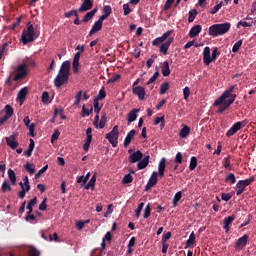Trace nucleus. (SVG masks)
<instances>
[{
	"label": "nucleus",
	"instance_id": "nucleus-56",
	"mask_svg": "<svg viewBox=\"0 0 256 256\" xmlns=\"http://www.w3.org/2000/svg\"><path fill=\"white\" fill-rule=\"evenodd\" d=\"M159 77V71H156L153 76L148 80L146 85H151V83H155L157 81V78Z\"/></svg>",
	"mask_w": 256,
	"mask_h": 256
},
{
	"label": "nucleus",
	"instance_id": "nucleus-16",
	"mask_svg": "<svg viewBox=\"0 0 256 256\" xmlns=\"http://www.w3.org/2000/svg\"><path fill=\"white\" fill-rule=\"evenodd\" d=\"M79 59H81V52H77L72 62L73 73L77 75L79 73Z\"/></svg>",
	"mask_w": 256,
	"mask_h": 256
},
{
	"label": "nucleus",
	"instance_id": "nucleus-50",
	"mask_svg": "<svg viewBox=\"0 0 256 256\" xmlns=\"http://www.w3.org/2000/svg\"><path fill=\"white\" fill-rule=\"evenodd\" d=\"M241 45H243V40L236 42L232 47V53H237L241 49Z\"/></svg>",
	"mask_w": 256,
	"mask_h": 256
},
{
	"label": "nucleus",
	"instance_id": "nucleus-8",
	"mask_svg": "<svg viewBox=\"0 0 256 256\" xmlns=\"http://www.w3.org/2000/svg\"><path fill=\"white\" fill-rule=\"evenodd\" d=\"M235 85L231 86L228 90L224 91L222 95L215 100L214 107H219V105H223L225 99H229L231 97V93L235 91Z\"/></svg>",
	"mask_w": 256,
	"mask_h": 256
},
{
	"label": "nucleus",
	"instance_id": "nucleus-46",
	"mask_svg": "<svg viewBox=\"0 0 256 256\" xmlns=\"http://www.w3.org/2000/svg\"><path fill=\"white\" fill-rule=\"evenodd\" d=\"M149 217H151V205L150 204H148L144 208V213H143V218L144 219H149Z\"/></svg>",
	"mask_w": 256,
	"mask_h": 256
},
{
	"label": "nucleus",
	"instance_id": "nucleus-37",
	"mask_svg": "<svg viewBox=\"0 0 256 256\" xmlns=\"http://www.w3.org/2000/svg\"><path fill=\"white\" fill-rule=\"evenodd\" d=\"M14 110L13 107H11V105L7 104L5 106V114L4 116L8 117L11 119V117L13 116Z\"/></svg>",
	"mask_w": 256,
	"mask_h": 256
},
{
	"label": "nucleus",
	"instance_id": "nucleus-9",
	"mask_svg": "<svg viewBox=\"0 0 256 256\" xmlns=\"http://www.w3.org/2000/svg\"><path fill=\"white\" fill-rule=\"evenodd\" d=\"M230 97L231 99L224 100L222 104L218 105L217 113H224V111H227V109H229V107H231V105L235 103V99L237 98V95L230 94Z\"/></svg>",
	"mask_w": 256,
	"mask_h": 256
},
{
	"label": "nucleus",
	"instance_id": "nucleus-49",
	"mask_svg": "<svg viewBox=\"0 0 256 256\" xmlns=\"http://www.w3.org/2000/svg\"><path fill=\"white\" fill-rule=\"evenodd\" d=\"M91 141H93V138H86L83 145V150L87 153L89 151V147H91Z\"/></svg>",
	"mask_w": 256,
	"mask_h": 256
},
{
	"label": "nucleus",
	"instance_id": "nucleus-63",
	"mask_svg": "<svg viewBox=\"0 0 256 256\" xmlns=\"http://www.w3.org/2000/svg\"><path fill=\"white\" fill-rule=\"evenodd\" d=\"M123 11H124V16L127 17L129 13H131V8L129 7V4H124L123 5Z\"/></svg>",
	"mask_w": 256,
	"mask_h": 256
},
{
	"label": "nucleus",
	"instance_id": "nucleus-55",
	"mask_svg": "<svg viewBox=\"0 0 256 256\" xmlns=\"http://www.w3.org/2000/svg\"><path fill=\"white\" fill-rule=\"evenodd\" d=\"M105 97H107V92H105L104 89H101L99 91L98 96L96 98H94V99H97V101H101L102 99H105Z\"/></svg>",
	"mask_w": 256,
	"mask_h": 256
},
{
	"label": "nucleus",
	"instance_id": "nucleus-32",
	"mask_svg": "<svg viewBox=\"0 0 256 256\" xmlns=\"http://www.w3.org/2000/svg\"><path fill=\"white\" fill-rule=\"evenodd\" d=\"M97 182V174H94L89 182L84 186L85 189H93L95 187V183Z\"/></svg>",
	"mask_w": 256,
	"mask_h": 256
},
{
	"label": "nucleus",
	"instance_id": "nucleus-13",
	"mask_svg": "<svg viewBox=\"0 0 256 256\" xmlns=\"http://www.w3.org/2000/svg\"><path fill=\"white\" fill-rule=\"evenodd\" d=\"M143 159V152L141 150H137L129 155L128 161L129 163H139Z\"/></svg>",
	"mask_w": 256,
	"mask_h": 256
},
{
	"label": "nucleus",
	"instance_id": "nucleus-22",
	"mask_svg": "<svg viewBox=\"0 0 256 256\" xmlns=\"http://www.w3.org/2000/svg\"><path fill=\"white\" fill-rule=\"evenodd\" d=\"M235 221V215L225 217L223 220V229H225L226 233H229V225H231Z\"/></svg>",
	"mask_w": 256,
	"mask_h": 256
},
{
	"label": "nucleus",
	"instance_id": "nucleus-42",
	"mask_svg": "<svg viewBox=\"0 0 256 256\" xmlns=\"http://www.w3.org/2000/svg\"><path fill=\"white\" fill-rule=\"evenodd\" d=\"M24 169H26V171L30 173V175H33L35 173V165L29 162L26 163V165L24 166Z\"/></svg>",
	"mask_w": 256,
	"mask_h": 256
},
{
	"label": "nucleus",
	"instance_id": "nucleus-51",
	"mask_svg": "<svg viewBox=\"0 0 256 256\" xmlns=\"http://www.w3.org/2000/svg\"><path fill=\"white\" fill-rule=\"evenodd\" d=\"M93 106H94V113L99 115V113L101 112V106H99V100L94 99Z\"/></svg>",
	"mask_w": 256,
	"mask_h": 256
},
{
	"label": "nucleus",
	"instance_id": "nucleus-7",
	"mask_svg": "<svg viewBox=\"0 0 256 256\" xmlns=\"http://www.w3.org/2000/svg\"><path fill=\"white\" fill-rule=\"evenodd\" d=\"M25 77H27V64L23 63L16 68V74L13 79L14 81H21Z\"/></svg>",
	"mask_w": 256,
	"mask_h": 256
},
{
	"label": "nucleus",
	"instance_id": "nucleus-28",
	"mask_svg": "<svg viewBox=\"0 0 256 256\" xmlns=\"http://www.w3.org/2000/svg\"><path fill=\"white\" fill-rule=\"evenodd\" d=\"M158 175L159 177H163V175H165V158H162L159 162Z\"/></svg>",
	"mask_w": 256,
	"mask_h": 256
},
{
	"label": "nucleus",
	"instance_id": "nucleus-58",
	"mask_svg": "<svg viewBox=\"0 0 256 256\" xmlns=\"http://www.w3.org/2000/svg\"><path fill=\"white\" fill-rule=\"evenodd\" d=\"M7 191H11V186L9 183H7V181H4L2 183V193H7Z\"/></svg>",
	"mask_w": 256,
	"mask_h": 256
},
{
	"label": "nucleus",
	"instance_id": "nucleus-44",
	"mask_svg": "<svg viewBox=\"0 0 256 256\" xmlns=\"http://www.w3.org/2000/svg\"><path fill=\"white\" fill-rule=\"evenodd\" d=\"M167 91H169V83L164 82L160 86V95H165V93H167Z\"/></svg>",
	"mask_w": 256,
	"mask_h": 256
},
{
	"label": "nucleus",
	"instance_id": "nucleus-35",
	"mask_svg": "<svg viewBox=\"0 0 256 256\" xmlns=\"http://www.w3.org/2000/svg\"><path fill=\"white\" fill-rule=\"evenodd\" d=\"M181 197H183V193L181 191H178L172 200L173 207H177V203L181 201Z\"/></svg>",
	"mask_w": 256,
	"mask_h": 256
},
{
	"label": "nucleus",
	"instance_id": "nucleus-54",
	"mask_svg": "<svg viewBox=\"0 0 256 256\" xmlns=\"http://www.w3.org/2000/svg\"><path fill=\"white\" fill-rule=\"evenodd\" d=\"M8 47H9V42H6V43H4L1 46V49H0V59H2L3 55H5V53L7 52V48Z\"/></svg>",
	"mask_w": 256,
	"mask_h": 256
},
{
	"label": "nucleus",
	"instance_id": "nucleus-60",
	"mask_svg": "<svg viewBox=\"0 0 256 256\" xmlns=\"http://www.w3.org/2000/svg\"><path fill=\"white\" fill-rule=\"evenodd\" d=\"M59 135H61V132H59V130H55L51 136V143H54V141H57V139H59Z\"/></svg>",
	"mask_w": 256,
	"mask_h": 256
},
{
	"label": "nucleus",
	"instance_id": "nucleus-53",
	"mask_svg": "<svg viewBox=\"0 0 256 256\" xmlns=\"http://www.w3.org/2000/svg\"><path fill=\"white\" fill-rule=\"evenodd\" d=\"M29 191H31V186H27L26 189L21 190V191L18 193V197H19L20 199H25V194H26V193H29Z\"/></svg>",
	"mask_w": 256,
	"mask_h": 256
},
{
	"label": "nucleus",
	"instance_id": "nucleus-52",
	"mask_svg": "<svg viewBox=\"0 0 256 256\" xmlns=\"http://www.w3.org/2000/svg\"><path fill=\"white\" fill-rule=\"evenodd\" d=\"M93 113V107H91V109H87L85 108V105H83L82 107V117H89V115Z\"/></svg>",
	"mask_w": 256,
	"mask_h": 256
},
{
	"label": "nucleus",
	"instance_id": "nucleus-48",
	"mask_svg": "<svg viewBox=\"0 0 256 256\" xmlns=\"http://www.w3.org/2000/svg\"><path fill=\"white\" fill-rule=\"evenodd\" d=\"M143 207H145V203L141 202L138 205L137 209L135 210V217L137 219H139V217H141V211H143Z\"/></svg>",
	"mask_w": 256,
	"mask_h": 256
},
{
	"label": "nucleus",
	"instance_id": "nucleus-24",
	"mask_svg": "<svg viewBox=\"0 0 256 256\" xmlns=\"http://www.w3.org/2000/svg\"><path fill=\"white\" fill-rule=\"evenodd\" d=\"M137 113H139V109L134 108L128 113L127 121L129 123H133V121H137Z\"/></svg>",
	"mask_w": 256,
	"mask_h": 256
},
{
	"label": "nucleus",
	"instance_id": "nucleus-12",
	"mask_svg": "<svg viewBox=\"0 0 256 256\" xmlns=\"http://www.w3.org/2000/svg\"><path fill=\"white\" fill-rule=\"evenodd\" d=\"M94 1L95 0H82V4L78 8L79 13H85V11H91V9H93Z\"/></svg>",
	"mask_w": 256,
	"mask_h": 256
},
{
	"label": "nucleus",
	"instance_id": "nucleus-2",
	"mask_svg": "<svg viewBox=\"0 0 256 256\" xmlns=\"http://www.w3.org/2000/svg\"><path fill=\"white\" fill-rule=\"evenodd\" d=\"M231 29V23L225 22L222 24H214L209 27L208 34L210 37H219L221 35H225V33H229Z\"/></svg>",
	"mask_w": 256,
	"mask_h": 256
},
{
	"label": "nucleus",
	"instance_id": "nucleus-31",
	"mask_svg": "<svg viewBox=\"0 0 256 256\" xmlns=\"http://www.w3.org/2000/svg\"><path fill=\"white\" fill-rule=\"evenodd\" d=\"M225 183H230V185H235V183H237V178H235V174L229 173L225 178Z\"/></svg>",
	"mask_w": 256,
	"mask_h": 256
},
{
	"label": "nucleus",
	"instance_id": "nucleus-15",
	"mask_svg": "<svg viewBox=\"0 0 256 256\" xmlns=\"http://www.w3.org/2000/svg\"><path fill=\"white\" fill-rule=\"evenodd\" d=\"M174 38L173 37H169L165 43H162L160 45V49L159 52L163 53V55H167V51H169V47H171V43H173Z\"/></svg>",
	"mask_w": 256,
	"mask_h": 256
},
{
	"label": "nucleus",
	"instance_id": "nucleus-34",
	"mask_svg": "<svg viewBox=\"0 0 256 256\" xmlns=\"http://www.w3.org/2000/svg\"><path fill=\"white\" fill-rule=\"evenodd\" d=\"M224 168L228 171L233 170V166H231V156L225 157L223 161Z\"/></svg>",
	"mask_w": 256,
	"mask_h": 256
},
{
	"label": "nucleus",
	"instance_id": "nucleus-6",
	"mask_svg": "<svg viewBox=\"0 0 256 256\" xmlns=\"http://www.w3.org/2000/svg\"><path fill=\"white\" fill-rule=\"evenodd\" d=\"M249 124V120H243L241 122H236L232 125V127L226 132V137H233L237 131H241L243 127H247Z\"/></svg>",
	"mask_w": 256,
	"mask_h": 256
},
{
	"label": "nucleus",
	"instance_id": "nucleus-1",
	"mask_svg": "<svg viewBox=\"0 0 256 256\" xmlns=\"http://www.w3.org/2000/svg\"><path fill=\"white\" fill-rule=\"evenodd\" d=\"M71 75V62L69 60L64 61L58 71L57 76L54 79V87L61 89L63 85L69 83V77Z\"/></svg>",
	"mask_w": 256,
	"mask_h": 256
},
{
	"label": "nucleus",
	"instance_id": "nucleus-5",
	"mask_svg": "<svg viewBox=\"0 0 256 256\" xmlns=\"http://www.w3.org/2000/svg\"><path fill=\"white\" fill-rule=\"evenodd\" d=\"M106 139L112 147H117L119 145V126H114L112 131L106 134Z\"/></svg>",
	"mask_w": 256,
	"mask_h": 256
},
{
	"label": "nucleus",
	"instance_id": "nucleus-3",
	"mask_svg": "<svg viewBox=\"0 0 256 256\" xmlns=\"http://www.w3.org/2000/svg\"><path fill=\"white\" fill-rule=\"evenodd\" d=\"M39 35L35 31V27L31 24V22L27 23V29H24L21 36V41L23 45H27L28 43H33L35 39H37Z\"/></svg>",
	"mask_w": 256,
	"mask_h": 256
},
{
	"label": "nucleus",
	"instance_id": "nucleus-62",
	"mask_svg": "<svg viewBox=\"0 0 256 256\" xmlns=\"http://www.w3.org/2000/svg\"><path fill=\"white\" fill-rule=\"evenodd\" d=\"M36 217L33 214H26L25 216V221H27L28 223H33V221H35Z\"/></svg>",
	"mask_w": 256,
	"mask_h": 256
},
{
	"label": "nucleus",
	"instance_id": "nucleus-21",
	"mask_svg": "<svg viewBox=\"0 0 256 256\" xmlns=\"http://www.w3.org/2000/svg\"><path fill=\"white\" fill-rule=\"evenodd\" d=\"M97 11H99V8L96 7L92 11L87 12L82 19V23H89V21H91V19L95 17V14L97 13Z\"/></svg>",
	"mask_w": 256,
	"mask_h": 256
},
{
	"label": "nucleus",
	"instance_id": "nucleus-64",
	"mask_svg": "<svg viewBox=\"0 0 256 256\" xmlns=\"http://www.w3.org/2000/svg\"><path fill=\"white\" fill-rule=\"evenodd\" d=\"M245 187H249V184L250 183H253V181H255V178L251 177V178H248L246 180H240Z\"/></svg>",
	"mask_w": 256,
	"mask_h": 256
},
{
	"label": "nucleus",
	"instance_id": "nucleus-10",
	"mask_svg": "<svg viewBox=\"0 0 256 256\" xmlns=\"http://www.w3.org/2000/svg\"><path fill=\"white\" fill-rule=\"evenodd\" d=\"M171 35H173V30L166 31L165 33L162 34L161 37L154 39L152 41V45L154 47H159V45H163V43H165V41H167L168 38L171 37Z\"/></svg>",
	"mask_w": 256,
	"mask_h": 256
},
{
	"label": "nucleus",
	"instance_id": "nucleus-38",
	"mask_svg": "<svg viewBox=\"0 0 256 256\" xmlns=\"http://www.w3.org/2000/svg\"><path fill=\"white\" fill-rule=\"evenodd\" d=\"M41 255V252H39V250H37V248L30 246L28 248V256H39Z\"/></svg>",
	"mask_w": 256,
	"mask_h": 256
},
{
	"label": "nucleus",
	"instance_id": "nucleus-17",
	"mask_svg": "<svg viewBox=\"0 0 256 256\" xmlns=\"http://www.w3.org/2000/svg\"><path fill=\"white\" fill-rule=\"evenodd\" d=\"M132 93L133 95H137L140 101H143V99H145V88L141 86L133 87Z\"/></svg>",
	"mask_w": 256,
	"mask_h": 256
},
{
	"label": "nucleus",
	"instance_id": "nucleus-36",
	"mask_svg": "<svg viewBox=\"0 0 256 256\" xmlns=\"http://www.w3.org/2000/svg\"><path fill=\"white\" fill-rule=\"evenodd\" d=\"M89 177H91L90 172H88L86 174V176H78L77 177V183H83V185H85V183H87L89 181Z\"/></svg>",
	"mask_w": 256,
	"mask_h": 256
},
{
	"label": "nucleus",
	"instance_id": "nucleus-19",
	"mask_svg": "<svg viewBox=\"0 0 256 256\" xmlns=\"http://www.w3.org/2000/svg\"><path fill=\"white\" fill-rule=\"evenodd\" d=\"M27 93H29V88L24 87L18 92L17 99L20 103V105H23L25 103V99L27 98Z\"/></svg>",
	"mask_w": 256,
	"mask_h": 256
},
{
	"label": "nucleus",
	"instance_id": "nucleus-45",
	"mask_svg": "<svg viewBox=\"0 0 256 256\" xmlns=\"http://www.w3.org/2000/svg\"><path fill=\"white\" fill-rule=\"evenodd\" d=\"M78 14H79V9L71 10V11L64 13V17L66 19H70V17H73V15H74V17H77Z\"/></svg>",
	"mask_w": 256,
	"mask_h": 256
},
{
	"label": "nucleus",
	"instance_id": "nucleus-26",
	"mask_svg": "<svg viewBox=\"0 0 256 256\" xmlns=\"http://www.w3.org/2000/svg\"><path fill=\"white\" fill-rule=\"evenodd\" d=\"M201 25H195L194 27L191 28L190 32H189V37H191V39H193V37H197V35H199V33H201Z\"/></svg>",
	"mask_w": 256,
	"mask_h": 256
},
{
	"label": "nucleus",
	"instance_id": "nucleus-40",
	"mask_svg": "<svg viewBox=\"0 0 256 256\" xmlns=\"http://www.w3.org/2000/svg\"><path fill=\"white\" fill-rule=\"evenodd\" d=\"M111 13H113V9L111 8V6L106 5L103 7L102 9V15H105L106 17L109 18V16L111 15Z\"/></svg>",
	"mask_w": 256,
	"mask_h": 256
},
{
	"label": "nucleus",
	"instance_id": "nucleus-14",
	"mask_svg": "<svg viewBox=\"0 0 256 256\" xmlns=\"http://www.w3.org/2000/svg\"><path fill=\"white\" fill-rule=\"evenodd\" d=\"M159 174H157L156 171H154L152 173V175L150 176L148 183L145 186V191H149L151 188L155 187V185H157V177Z\"/></svg>",
	"mask_w": 256,
	"mask_h": 256
},
{
	"label": "nucleus",
	"instance_id": "nucleus-41",
	"mask_svg": "<svg viewBox=\"0 0 256 256\" xmlns=\"http://www.w3.org/2000/svg\"><path fill=\"white\" fill-rule=\"evenodd\" d=\"M196 168H197V157L192 156L190 159L189 169L190 171H195Z\"/></svg>",
	"mask_w": 256,
	"mask_h": 256
},
{
	"label": "nucleus",
	"instance_id": "nucleus-25",
	"mask_svg": "<svg viewBox=\"0 0 256 256\" xmlns=\"http://www.w3.org/2000/svg\"><path fill=\"white\" fill-rule=\"evenodd\" d=\"M149 159H150V156L147 155L142 160H139L137 164L138 169L139 170L145 169L147 165H149Z\"/></svg>",
	"mask_w": 256,
	"mask_h": 256
},
{
	"label": "nucleus",
	"instance_id": "nucleus-11",
	"mask_svg": "<svg viewBox=\"0 0 256 256\" xmlns=\"http://www.w3.org/2000/svg\"><path fill=\"white\" fill-rule=\"evenodd\" d=\"M248 241H249V235L245 234L242 237H240L236 241L235 246H234L236 251H243V249H245Z\"/></svg>",
	"mask_w": 256,
	"mask_h": 256
},
{
	"label": "nucleus",
	"instance_id": "nucleus-23",
	"mask_svg": "<svg viewBox=\"0 0 256 256\" xmlns=\"http://www.w3.org/2000/svg\"><path fill=\"white\" fill-rule=\"evenodd\" d=\"M136 133L137 131L135 130H131L130 132H128L124 140V147H129V145L131 144V141H133V139L135 138Z\"/></svg>",
	"mask_w": 256,
	"mask_h": 256
},
{
	"label": "nucleus",
	"instance_id": "nucleus-20",
	"mask_svg": "<svg viewBox=\"0 0 256 256\" xmlns=\"http://www.w3.org/2000/svg\"><path fill=\"white\" fill-rule=\"evenodd\" d=\"M101 29H103V24L101 22H98V20L94 23V25L92 26L88 37H93V35H95V33H99V31H101Z\"/></svg>",
	"mask_w": 256,
	"mask_h": 256
},
{
	"label": "nucleus",
	"instance_id": "nucleus-27",
	"mask_svg": "<svg viewBox=\"0 0 256 256\" xmlns=\"http://www.w3.org/2000/svg\"><path fill=\"white\" fill-rule=\"evenodd\" d=\"M189 133H191V128H189L187 125H184L179 132V137H181V139H186L189 136Z\"/></svg>",
	"mask_w": 256,
	"mask_h": 256
},
{
	"label": "nucleus",
	"instance_id": "nucleus-47",
	"mask_svg": "<svg viewBox=\"0 0 256 256\" xmlns=\"http://www.w3.org/2000/svg\"><path fill=\"white\" fill-rule=\"evenodd\" d=\"M83 97V91H78L76 96H75V101H74V105H76L78 107V105L81 104V98Z\"/></svg>",
	"mask_w": 256,
	"mask_h": 256
},
{
	"label": "nucleus",
	"instance_id": "nucleus-33",
	"mask_svg": "<svg viewBox=\"0 0 256 256\" xmlns=\"http://www.w3.org/2000/svg\"><path fill=\"white\" fill-rule=\"evenodd\" d=\"M8 177L11 181V185H15L17 183V176L15 175V171H13V169H8Z\"/></svg>",
	"mask_w": 256,
	"mask_h": 256
},
{
	"label": "nucleus",
	"instance_id": "nucleus-61",
	"mask_svg": "<svg viewBox=\"0 0 256 256\" xmlns=\"http://www.w3.org/2000/svg\"><path fill=\"white\" fill-rule=\"evenodd\" d=\"M121 79V76L119 74H116L108 79V83H117Z\"/></svg>",
	"mask_w": 256,
	"mask_h": 256
},
{
	"label": "nucleus",
	"instance_id": "nucleus-18",
	"mask_svg": "<svg viewBox=\"0 0 256 256\" xmlns=\"http://www.w3.org/2000/svg\"><path fill=\"white\" fill-rule=\"evenodd\" d=\"M16 137L17 135L13 133L10 137L5 138L8 147H11L12 149H17V147H19V143L15 141Z\"/></svg>",
	"mask_w": 256,
	"mask_h": 256
},
{
	"label": "nucleus",
	"instance_id": "nucleus-29",
	"mask_svg": "<svg viewBox=\"0 0 256 256\" xmlns=\"http://www.w3.org/2000/svg\"><path fill=\"white\" fill-rule=\"evenodd\" d=\"M247 188V186H245L241 180L238 181V183L236 184V195L239 196L241 194H243V191H245V189Z\"/></svg>",
	"mask_w": 256,
	"mask_h": 256
},
{
	"label": "nucleus",
	"instance_id": "nucleus-57",
	"mask_svg": "<svg viewBox=\"0 0 256 256\" xmlns=\"http://www.w3.org/2000/svg\"><path fill=\"white\" fill-rule=\"evenodd\" d=\"M122 183L124 184L133 183V176H131V174H126L122 180Z\"/></svg>",
	"mask_w": 256,
	"mask_h": 256
},
{
	"label": "nucleus",
	"instance_id": "nucleus-30",
	"mask_svg": "<svg viewBox=\"0 0 256 256\" xmlns=\"http://www.w3.org/2000/svg\"><path fill=\"white\" fill-rule=\"evenodd\" d=\"M163 77H169L171 75V70L169 69V62L165 61L162 66Z\"/></svg>",
	"mask_w": 256,
	"mask_h": 256
},
{
	"label": "nucleus",
	"instance_id": "nucleus-59",
	"mask_svg": "<svg viewBox=\"0 0 256 256\" xmlns=\"http://www.w3.org/2000/svg\"><path fill=\"white\" fill-rule=\"evenodd\" d=\"M221 7H223V2H220L219 4H217L215 7H213L211 9V14L215 15V13H217L219 11V9H221Z\"/></svg>",
	"mask_w": 256,
	"mask_h": 256
},
{
	"label": "nucleus",
	"instance_id": "nucleus-4",
	"mask_svg": "<svg viewBox=\"0 0 256 256\" xmlns=\"http://www.w3.org/2000/svg\"><path fill=\"white\" fill-rule=\"evenodd\" d=\"M221 55V52L219 51L218 47H214L212 50V55H211V48L206 46L203 50V63L206 66L211 65L213 61H217V58Z\"/></svg>",
	"mask_w": 256,
	"mask_h": 256
},
{
	"label": "nucleus",
	"instance_id": "nucleus-39",
	"mask_svg": "<svg viewBox=\"0 0 256 256\" xmlns=\"http://www.w3.org/2000/svg\"><path fill=\"white\" fill-rule=\"evenodd\" d=\"M195 232H192L189 236V239L186 241V247H191V245H195Z\"/></svg>",
	"mask_w": 256,
	"mask_h": 256
},
{
	"label": "nucleus",
	"instance_id": "nucleus-43",
	"mask_svg": "<svg viewBox=\"0 0 256 256\" xmlns=\"http://www.w3.org/2000/svg\"><path fill=\"white\" fill-rule=\"evenodd\" d=\"M195 17H197V10L192 9L189 11V17H188V22L193 23L195 21Z\"/></svg>",
	"mask_w": 256,
	"mask_h": 256
}]
</instances>
